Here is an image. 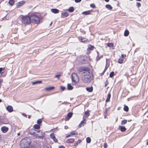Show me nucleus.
<instances>
[{
	"mask_svg": "<svg viewBox=\"0 0 148 148\" xmlns=\"http://www.w3.org/2000/svg\"><path fill=\"white\" fill-rule=\"evenodd\" d=\"M82 73V80L84 83H89L93 79L92 74L90 72V70L88 67L82 68L78 70Z\"/></svg>",
	"mask_w": 148,
	"mask_h": 148,
	"instance_id": "nucleus-1",
	"label": "nucleus"
},
{
	"mask_svg": "<svg viewBox=\"0 0 148 148\" xmlns=\"http://www.w3.org/2000/svg\"><path fill=\"white\" fill-rule=\"evenodd\" d=\"M29 133L35 138L42 139L45 133L40 130H35L33 129H32L29 131Z\"/></svg>",
	"mask_w": 148,
	"mask_h": 148,
	"instance_id": "nucleus-2",
	"label": "nucleus"
},
{
	"mask_svg": "<svg viewBox=\"0 0 148 148\" xmlns=\"http://www.w3.org/2000/svg\"><path fill=\"white\" fill-rule=\"evenodd\" d=\"M31 141L29 138L26 137L23 139L20 142V146L22 148H27L29 146Z\"/></svg>",
	"mask_w": 148,
	"mask_h": 148,
	"instance_id": "nucleus-3",
	"label": "nucleus"
},
{
	"mask_svg": "<svg viewBox=\"0 0 148 148\" xmlns=\"http://www.w3.org/2000/svg\"><path fill=\"white\" fill-rule=\"evenodd\" d=\"M31 22L34 23L38 24L40 22V18L35 14H32L30 15Z\"/></svg>",
	"mask_w": 148,
	"mask_h": 148,
	"instance_id": "nucleus-4",
	"label": "nucleus"
},
{
	"mask_svg": "<svg viewBox=\"0 0 148 148\" xmlns=\"http://www.w3.org/2000/svg\"><path fill=\"white\" fill-rule=\"evenodd\" d=\"M21 18L22 23L25 25L29 24L31 22L30 15L29 16L27 15H22Z\"/></svg>",
	"mask_w": 148,
	"mask_h": 148,
	"instance_id": "nucleus-5",
	"label": "nucleus"
},
{
	"mask_svg": "<svg viewBox=\"0 0 148 148\" xmlns=\"http://www.w3.org/2000/svg\"><path fill=\"white\" fill-rule=\"evenodd\" d=\"M72 80L75 83H77L79 81V78L77 75L75 73H73L72 74Z\"/></svg>",
	"mask_w": 148,
	"mask_h": 148,
	"instance_id": "nucleus-6",
	"label": "nucleus"
},
{
	"mask_svg": "<svg viewBox=\"0 0 148 148\" xmlns=\"http://www.w3.org/2000/svg\"><path fill=\"white\" fill-rule=\"evenodd\" d=\"M126 56L125 54H122L121 55V57L119 59L118 62L119 63L121 64L122 63L124 60L123 59H125V58Z\"/></svg>",
	"mask_w": 148,
	"mask_h": 148,
	"instance_id": "nucleus-7",
	"label": "nucleus"
},
{
	"mask_svg": "<svg viewBox=\"0 0 148 148\" xmlns=\"http://www.w3.org/2000/svg\"><path fill=\"white\" fill-rule=\"evenodd\" d=\"M8 128L6 126H3L1 127V130L2 132L4 133H6L8 130Z\"/></svg>",
	"mask_w": 148,
	"mask_h": 148,
	"instance_id": "nucleus-8",
	"label": "nucleus"
},
{
	"mask_svg": "<svg viewBox=\"0 0 148 148\" xmlns=\"http://www.w3.org/2000/svg\"><path fill=\"white\" fill-rule=\"evenodd\" d=\"M79 40L81 42H85L87 40V39L86 38L80 36L78 38Z\"/></svg>",
	"mask_w": 148,
	"mask_h": 148,
	"instance_id": "nucleus-9",
	"label": "nucleus"
},
{
	"mask_svg": "<svg viewBox=\"0 0 148 148\" xmlns=\"http://www.w3.org/2000/svg\"><path fill=\"white\" fill-rule=\"evenodd\" d=\"M25 3V1H19L17 3L16 5V7L19 8L22 6Z\"/></svg>",
	"mask_w": 148,
	"mask_h": 148,
	"instance_id": "nucleus-10",
	"label": "nucleus"
},
{
	"mask_svg": "<svg viewBox=\"0 0 148 148\" xmlns=\"http://www.w3.org/2000/svg\"><path fill=\"white\" fill-rule=\"evenodd\" d=\"M72 114L71 112L69 113L67 116L66 117L65 119V120L66 121L69 120L70 118L72 117Z\"/></svg>",
	"mask_w": 148,
	"mask_h": 148,
	"instance_id": "nucleus-11",
	"label": "nucleus"
},
{
	"mask_svg": "<svg viewBox=\"0 0 148 148\" xmlns=\"http://www.w3.org/2000/svg\"><path fill=\"white\" fill-rule=\"evenodd\" d=\"M92 12V11L91 10H89L87 11H84L82 12V14L85 15H90L91 14Z\"/></svg>",
	"mask_w": 148,
	"mask_h": 148,
	"instance_id": "nucleus-12",
	"label": "nucleus"
},
{
	"mask_svg": "<svg viewBox=\"0 0 148 148\" xmlns=\"http://www.w3.org/2000/svg\"><path fill=\"white\" fill-rule=\"evenodd\" d=\"M6 110L9 112H11L13 111V108L11 106H9L7 107Z\"/></svg>",
	"mask_w": 148,
	"mask_h": 148,
	"instance_id": "nucleus-13",
	"label": "nucleus"
},
{
	"mask_svg": "<svg viewBox=\"0 0 148 148\" xmlns=\"http://www.w3.org/2000/svg\"><path fill=\"white\" fill-rule=\"evenodd\" d=\"M69 16V14L67 12H64L62 13L61 14V17L62 18H64L67 17Z\"/></svg>",
	"mask_w": 148,
	"mask_h": 148,
	"instance_id": "nucleus-14",
	"label": "nucleus"
},
{
	"mask_svg": "<svg viewBox=\"0 0 148 148\" xmlns=\"http://www.w3.org/2000/svg\"><path fill=\"white\" fill-rule=\"evenodd\" d=\"M51 11L54 14L58 13L59 12V10L56 9H52L51 10Z\"/></svg>",
	"mask_w": 148,
	"mask_h": 148,
	"instance_id": "nucleus-15",
	"label": "nucleus"
},
{
	"mask_svg": "<svg viewBox=\"0 0 148 148\" xmlns=\"http://www.w3.org/2000/svg\"><path fill=\"white\" fill-rule=\"evenodd\" d=\"M119 129L122 132H125L126 130V128L125 127L123 126H119Z\"/></svg>",
	"mask_w": 148,
	"mask_h": 148,
	"instance_id": "nucleus-16",
	"label": "nucleus"
},
{
	"mask_svg": "<svg viewBox=\"0 0 148 148\" xmlns=\"http://www.w3.org/2000/svg\"><path fill=\"white\" fill-rule=\"evenodd\" d=\"M54 88L53 86H51L49 87L46 88H45V90L46 91H49L51 90H53Z\"/></svg>",
	"mask_w": 148,
	"mask_h": 148,
	"instance_id": "nucleus-17",
	"label": "nucleus"
},
{
	"mask_svg": "<svg viewBox=\"0 0 148 148\" xmlns=\"http://www.w3.org/2000/svg\"><path fill=\"white\" fill-rule=\"evenodd\" d=\"M70 135H69L66 136V137L68 138L69 137H70L71 135H76L77 136V133H75L74 132H72L70 133Z\"/></svg>",
	"mask_w": 148,
	"mask_h": 148,
	"instance_id": "nucleus-18",
	"label": "nucleus"
},
{
	"mask_svg": "<svg viewBox=\"0 0 148 148\" xmlns=\"http://www.w3.org/2000/svg\"><path fill=\"white\" fill-rule=\"evenodd\" d=\"M86 90L89 92H91L93 90L92 87H87L86 88Z\"/></svg>",
	"mask_w": 148,
	"mask_h": 148,
	"instance_id": "nucleus-19",
	"label": "nucleus"
},
{
	"mask_svg": "<svg viewBox=\"0 0 148 148\" xmlns=\"http://www.w3.org/2000/svg\"><path fill=\"white\" fill-rule=\"evenodd\" d=\"M85 121H86V120L85 119H84L81 122L79 125V126L80 127H81V126H84V125L83 124V123H84V124H85L86 123V122H85Z\"/></svg>",
	"mask_w": 148,
	"mask_h": 148,
	"instance_id": "nucleus-20",
	"label": "nucleus"
},
{
	"mask_svg": "<svg viewBox=\"0 0 148 148\" xmlns=\"http://www.w3.org/2000/svg\"><path fill=\"white\" fill-rule=\"evenodd\" d=\"M74 9L73 7H70L68 9V11L70 12H72L74 11Z\"/></svg>",
	"mask_w": 148,
	"mask_h": 148,
	"instance_id": "nucleus-21",
	"label": "nucleus"
},
{
	"mask_svg": "<svg viewBox=\"0 0 148 148\" xmlns=\"http://www.w3.org/2000/svg\"><path fill=\"white\" fill-rule=\"evenodd\" d=\"M67 88L69 90H71L73 88V87L70 84L67 85Z\"/></svg>",
	"mask_w": 148,
	"mask_h": 148,
	"instance_id": "nucleus-22",
	"label": "nucleus"
},
{
	"mask_svg": "<svg viewBox=\"0 0 148 148\" xmlns=\"http://www.w3.org/2000/svg\"><path fill=\"white\" fill-rule=\"evenodd\" d=\"M85 115L86 117H88L90 115L89 111L87 110L85 112Z\"/></svg>",
	"mask_w": 148,
	"mask_h": 148,
	"instance_id": "nucleus-23",
	"label": "nucleus"
},
{
	"mask_svg": "<svg viewBox=\"0 0 148 148\" xmlns=\"http://www.w3.org/2000/svg\"><path fill=\"white\" fill-rule=\"evenodd\" d=\"M4 68H0V77H1L2 74L3 73V72H2L4 70Z\"/></svg>",
	"mask_w": 148,
	"mask_h": 148,
	"instance_id": "nucleus-24",
	"label": "nucleus"
},
{
	"mask_svg": "<svg viewBox=\"0 0 148 148\" xmlns=\"http://www.w3.org/2000/svg\"><path fill=\"white\" fill-rule=\"evenodd\" d=\"M106 7L107 8L110 10H111L112 8L111 5L109 4L106 5Z\"/></svg>",
	"mask_w": 148,
	"mask_h": 148,
	"instance_id": "nucleus-25",
	"label": "nucleus"
},
{
	"mask_svg": "<svg viewBox=\"0 0 148 148\" xmlns=\"http://www.w3.org/2000/svg\"><path fill=\"white\" fill-rule=\"evenodd\" d=\"M111 97V95L110 93L108 94V97L106 99V102H108L110 100V99Z\"/></svg>",
	"mask_w": 148,
	"mask_h": 148,
	"instance_id": "nucleus-26",
	"label": "nucleus"
},
{
	"mask_svg": "<svg viewBox=\"0 0 148 148\" xmlns=\"http://www.w3.org/2000/svg\"><path fill=\"white\" fill-rule=\"evenodd\" d=\"M33 127L35 129H38L40 128V126L36 124L34 125Z\"/></svg>",
	"mask_w": 148,
	"mask_h": 148,
	"instance_id": "nucleus-27",
	"label": "nucleus"
},
{
	"mask_svg": "<svg viewBox=\"0 0 148 148\" xmlns=\"http://www.w3.org/2000/svg\"><path fill=\"white\" fill-rule=\"evenodd\" d=\"M129 34V32L127 30H125L124 33V35L125 36H127Z\"/></svg>",
	"mask_w": 148,
	"mask_h": 148,
	"instance_id": "nucleus-28",
	"label": "nucleus"
},
{
	"mask_svg": "<svg viewBox=\"0 0 148 148\" xmlns=\"http://www.w3.org/2000/svg\"><path fill=\"white\" fill-rule=\"evenodd\" d=\"M42 82L41 81H38L32 82V84L34 85L37 84H40Z\"/></svg>",
	"mask_w": 148,
	"mask_h": 148,
	"instance_id": "nucleus-29",
	"label": "nucleus"
},
{
	"mask_svg": "<svg viewBox=\"0 0 148 148\" xmlns=\"http://www.w3.org/2000/svg\"><path fill=\"white\" fill-rule=\"evenodd\" d=\"M8 3L10 5H12L14 3V1L13 0H10Z\"/></svg>",
	"mask_w": 148,
	"mask_h": 148,
	"instance_id": "nucleus-30",
	"label": "nucleus"
},
{
	"mask_svg": "<svg viewBox=\"0 0 148 148\" xmlns=\"http://www.w3.org/2000/svg\"><path fill=\"white\" fill-rule=\"evenodd\" d=\"M124 110L127 112H128L129 110V108L127 106H125L124 107Z\"/></svg>",
	"mask_w": 148,
	"mask_h": 148,
	"instance_id": "nucleus-31",
	"label": "nucleus"
},
{
	"mask_svg": "<svg viewBox=\"0 0 148 148\" xmlns=\"http://www.w3.org/2000/svg\"><path fill=\"white\" fill-rule=\"evenodd\" d=\"M127 122V120H123L121 122V124L122 125H123L125 124H126Z\"/></svg>",
	"mask_w": 148,
	"mask_h": 148,
	"instance_id": "nucleus-32",
	"label": "nucleus"
},
{
	"mask_svg": "<svg viewBox=\"0 0 148 148\" xmlns=\"http://www.w3.org/2000/svg\"><path fill=\"white\" fill-rule=\"evenodd\" d=\"M86 142L88 143H90L91 142V138L90 137H87L86 138Z\"/></svg>",
	"mask_w": 148,
	"mask_h": 148,
	"instance_id": "nucleus-33",
	"label": "nucleus"
},
{
	"mask_svg": "<svg viewBox=\"0 0 148 148\" xmlns=\"http://www.w3.org/2000/svg\"><path fill=\"white\" fill-rule=\"evenodd\" d=\"M50 136L51 139H53L55 138V137L54 134L53 133H51L50 135Z\"/></svg>",
	"mask_w": 148,
	"mask_h": 148,
	"instance_id": "nucleus-34",
	"label": "nucleus"
},
{
	"mask_svg": "<svg viewBox=\"0 0 148 148\" xmlns=\"http://www.w3.org/2000/svg\"><path fill=\"white\" fill-rule=\"evenodd\" d=\"M42 119H39L37 121V123L38 124H40L42 122Z\"/></svg>",
	"mask_w": 148,
	"mask_h": 148,
	"instance_id": "nucleus-35",
	"label": "nucleus"
},
{
	"mask_svg": "<svg viewBox=\"0 0 148 148\" xmlns=\"http://www.w3.org/2000/svg\"><path fill=\"white\" fill-rule=\"evenodd\" d=\"M108 47H112L114 46V44L112 43H109L108 44Z\"/></svg>",
	"mask_w": 148,
	"mask_h": 148,
	"instance_id": "nucleus-36",
	"label": "nucleus"
},
{
	"mask_svg": "<svg viewBox=\"0 0 148 148\" xmlns=\"http://www.w3.org/2000/svg\"><path fill=\"white\" fill-rule=\"evenodd\" d=\"M94 47L91 45H89L88 47V49L89 50H92Z\"/></svg>",
	"mask_w": 148,
	"mask_h": 148,
	"instance_id": "nucleus-37",
	"label": "nucleus"
},
{
	"mask_svg": "<svg viewBox=\"0 0 148 148\" xmlns=\"http://www.w3.org/2000/svg\"><path fill=\"white\" fill-rule=\"evenodd\" d=\"M97 53L98 54V56H97V60H99L102 57V56H99V55H98V52H97Z\"/></svg>",
	"mask_w": 148,
	"mask_h": 148,
	"instance_id": "nucleus-38",
	"label": "nucleus"
},
{
	"mask_svg": "<svg viewBox=\"0 0 148 148\" xmlns=\"http://www.w3.org/2000/svg\"><path fill=\"white\" fill-rule=\"evenodd\" d=\"M114 75V73L113 72H111L110 74V76L111 77H113V76Z\"/></svg>",
	"mask_w": 148,
	"mask_h": 148,
	"instance_id": "nucleus-39",
	"label": "nucleus"
},
{
	"mask_svg": "<svg viewBox=\"0 0 148 148\" xmlns=\"http://www.w3.org/2000/svg\"><path fill=\"white\" fill-rule=\"evenodd\" d=\"M90 6L92 8H96L95 5L94 4H90Z\"/></svg>",
	"mask_w": 148,
	"mask_h": 148,
	"instance_id": "nucleus-40",
	"label": "nucleus"
},
{
	"mask_svg": "<svg viewBox=\"0 0 148 148\" xmlns=\"http://www.w3.org/2000/svg\"><path fill=\"white\" fill-rule=\"evenodd\" d=\"M108 59H106V66L105 67V70H106L107 69V68H108V66L107 65V62H108Z\"/></svg>",
	"mask_w": 148,
	"mask_h": 148,
	"instance_id": "nucleus-41",
	"label": "nucleus"
},
{
	"mask_svg": "<svg viewBox=\"0 0 148 148\" xmlns=\"http://www.w3.org/2000/svg\"><path fill=\"white\" fill-rule=\"evenodd\" d=\"M136 4H137V7H139L141 6V5L140 3L137 2L136 3Z\"/></svg>",
	"mask_w": 148,
	"mask_h": 148,
	"instance_id": "nucleus-42",
	"label": "nucleus"
},
{
	"mask_svg": "<svg viewBox=\"0 0 148 148\" xmlns=\"http://www.w3.org/2000/svg\"><path fill=\"white\" fill-rule=\"evenodd\" d=\"M107 147V145L106 143H105L104 144L103 147L104 148H106Z\"/></svg>",
	"mask_w": 148,
	"mask_h": 148,
	"instance_id": "nucleus-43",
	"label": "nucleus"
},
{
	"mask_svg": "<svg viewBox=\"0 0 148 148\" xmlns=\"http://www.w3.org/2000/svg\"><path fill=\"white\" fill-rule=\"evenodd\" d=\"M60 88L61 90H62V91H63L64 90L65 88L64 87L61 86L60 87Z\"/></svg>",
	"mask_w": 148,
	"mask_h": 148,
	"instance_id": "nucleus-44",
	"label": "nucleus"
},
{
	"mask_svg": "<svg viewBox=\"0 0 148 148\" xmlns=\"http://www.w3.org/2000/svg\"><path fill=\"white\" fill-rule=\"evenodd\" d=\"M60 75H55V77L57 78H59L60 77Z\"/></svg>",
	"mask_w": 148,
	"mask_h": 148,
	"instance_id": "nucleus-45",
	"label": "nucleus"
},
{
	"mask_svg": "<svg viewBox=\"0 0 148 148\" xmlns=\"http://www.w3.org/2000/svg\"><path fill=\"white\" fill-rule=\"evenodd\" d=\"M53 140L55 142H57L58 141L57 140V139L56 138V137L55 138L53 139Z\"/></svg>",
	"mask_w": 148,
	"mask_h": 148,
	"instance_id": "nucleus-46",
	"label": "nucleus"
},
{
	"mask_svg": "<svg viewBox=\"0 0 148 148\" xmlns=\"http://www.w3.org/2000/svg\"><path fill=\"white\" fill-rule=\"evenodd\" d=\"M81 0H75V1L76 3H79L81 2Z\"/></svg>",
	"mask_w": 148,
	"mask_h": 148,
	"instance_id": "nucleus-47",
	"label": "nucleus"
},
{
	"mask_svg": "<svg viewBox=\"0 0 148 148\" xmlns=\"http://www.w3.org/2000/svg\"><path fill=\"white\" fill-rule=\"evenodd\" d=\"M3 82V80L2 79H0V85H1V84Z\"/></svg>",
	"mask_w": 148,
	"mask_h": 148,
	"instance_id": "nucleus-48",
	"label": "nucleus"
},
{
	"mask_svg": "<svg viewBox=\"0 0 148 148\" xmlns=\"http://www.w3.org/2000/svg\"><path fill=\"white\" fill-rule=\"evenodd\" d=\"M59 148H65V147L63 145H61L59 147Z\"/></svg>",
	"mask_w": 148,
	"mask_h": 148,
	"instance_id": "nucleus-49",
	"label": "nucleus"
},
{
	"mask_svg": "<svg viewBox=\"0 0 148 148\" xmlns=\"http://www.w3.org/2000/svg\"><path fill=\"white\" fill-rule=\"evenodd\" d=\"M81 140H79L77 141V143H78V144L79 143H81Z\"/></svg>",
	"mask_w": 148,
	"mask_h": 148,
	"instance_id": "nucleus-50",
	"label": "nucleus"
},
{
	"mask_svg": "<svg viewBox=\"0 0 148 148\" xmlns=\"http://www.w3.org/2000/svg\"><path fill=\"white\" fill-rule=\"evenodd\" d=\"M43 148H49L47 146H44L43 147Z\"/></svg>",
	"mask_w": 148,
	"mask_h": 148,
	"instance_id": "nucleus-51",
	"label": "nucleus"
},
{
	"mask_svg": "<svg viewBox=\"0 0 148 148\" xmlns=\"http://www.w3.org/2000/svg\"><path fill=\"white\" fill-rule=\"evenodd\" d=\"M73 140L72 141H71V142H69V141H68V140H67V142L68 143H73V142H74V140Z\"/></svg>",
	"mask_w": 148,
	"mask_h": 148,
	"instance_id": "nucleus-52",
	"label": "nucleus"
},
{
	"mask_svg": "<svg viewBox=\"0 0 148 148\" xmlns=\"http://www.w3.org/2000/svg\"><path fill=\"white\" fill-rule=\"evenodd\" d=\"M78 144V143H76L74 144V145L75 146H77V145Z\"/></svg>",
	"mask_w": 148,
	"mask_h": 148,
	"instance_id": "nucleus-53",
	"label": "nucleus"
},
{
	"mask_svg": "<svg viewBox=\"0 0 148 148\" xmlns=\"http://www.w3.org/2000/svg\"><path fill=\"white\" fill-rule=\"evenodd\" d=\"M64 129H67L68 128V127L67 126H64Z\"/></svg>",
	"mask_w": 148,
	"mask_h": 148,
	"instance_id": "nucleus-54",
	"label": "nucleus"
},
{
	"mask_svg": "<svg viewBox=\"0 0 148 148\" xmlns=\"http://www.w3.org/2000/svg\"><path fill=\"white\" fill-rule=\"evenodd\" d=\"M107 109H106L105 110V111L104 112V113H106L107 112Z\"/></svg>",
	"mask_w": 148,
	"mask_h": 148,
	"instance_id": "nucleus-55",
	"label": "nucleus"
},
{
	"mask_svg": "<svg viewBox=\"0 0 148 148\" xmlns=\"http://www.w3.org/2000/svg\"><path fill=\"white\" fill-rule=\"evenodd\" d=\"M106 2H108L109 1V0H104Z\"/></svg>",
	"mask_w": 148,
	"mask_h": 148,
	"instance_id": "nucleus-56",
	"label": "nucleus"
},
{
	"mask_svg": "<svg viewBox=\"0 0 148 148\" xmlns=\"http://www.w3.org/2000/svg\"><path fill=\"white\" fill-rule=\"evenodd\" d=\"M23 115L24 116H26V114H23Z\"/></svg>",
	"mask_w": 148,
	"mask_h": 148,
	"instance_id": "nucleus-57",
	"label": "nucleus"
},
{
	"mask_svg": "<svg viewBox=\"0 0 148 148\" xmlns=\"http://www.w3.org/2000/svg\"><path fill=\"white\" fill-rule=\"evenodd\" d=\"M3 19L4 20H5V19H6V17H4V18H3Z\"/></svg>",
	"mask_w": 148,
	"mask_h": 148,
	"instance_id": "nucleus-58",
	"label": "nucleus"
},
{
	"mask_svg": "<svg viewBox=\"0 0 148 148\" xmlns=\"http://www.w3.org/2000/svg\"><path fill=\"white\" fill-rule=\"evenodd\" d=\"M52 22H51V23H50V26H51V24H52Z\"/></svg>",
	"mask_w": 148,
	"mask_h": 148,
	"instance_id": "nucleus-59",
	"label": "nucleus"
},
{
	"mask_svg": "<svg viewBox=\"0 0 148 148\" xmlns=\"http://www.w3.org/2000/svg\"><path fill=\"white\" fill-rule=\"evenodd\" d=\"M136 1H141V0H136Z\"/></svg>",
	"mask_w": 148,
	"mask_h": 148,
	"instance_id": "nucleus-60",
	"label": "nucleus"
},
{
	"mask_svg": "<svg viewBox=\"0 0 148 148\" xmlns=\"http://www.w3.org/2000/svg\"><path fill=\"white\" fill-rule=\"evenodd\" d=\"M18 135V136H19L20 135V134L19 133H18V134H17Z\"/></svg>",
	"mask_w": 148,
	"mask_h": 148,
	"instance_id": "nucleus-61",
	"label": "nucleus"
},
{
	"mask_svg": "<svg viewBox=\"0 0 148 148\" xmlns=\"http://www.w3.org/2000/svg\"><path fill=\"white\" fill-rule=\"evenodd\" d=\"M28 118H30V116H28Z\"/></svg>",
	"mask_w": 148,
	"mask_h": 148,
	"instance_id": "nucleus-62",
	"label": "nucleus"
},
{
	"mask_svg": "<svg viewBox=\"0 0 148 148\" xmlns=\"http://www.w3.org/2000/svg\"><path fill=\"white\" fill-rule=\"evenodd\" d=\"M1 101V100L0 99V102Z\"/></svg>",
	"mask_w": 148,
	"mask_h": 148,
	"instance_id": "nucleus-63",
	"label": "nucleus"
},
{
	"mask_svg": "<svg viewBox=\"0 0 148 148\" xmlns=\"http://www.w3.org/2000/svg\"><path fill=\"white\" fill-rule=\"evenodd\" d=\"M147 145H148V141L147 143Z\"/></svg>",
	"mask_w": 148,
	"mask_h": 148,
	"instance_id": "nucleus-64",
	"label": "nucleus"
}]
</instances>
